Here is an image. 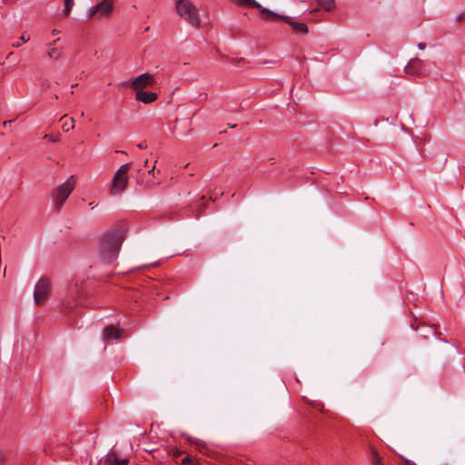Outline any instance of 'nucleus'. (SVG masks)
Masks as SVG:
<instances>
[{
	"instance_id": "14",
	"label": "nucleus",
	"mask_w": 465,
	"mask_h": 465,
	"mask_svg": "<svg viewBox=\"0 0 465 465\" xmlns=\"http://www.w3.org/2000/svg\"><path fill=\"white\" fill-rule=\"evenodd\" d=\"M121 336L120 331L115 329L113 325H109L104 330V340H112V339H119Z\"/></svg>"
},
{
	"instance_id": "15",
	"label": "nucleus",
	"mask_w": 465,
	"mask_h": 465,
	"mask_svg": "<svg viewBox=\"0 0 465 465\" xmlns=\"http://www.w3.org/2000/svg\"><path fill=\"white\" fill-rule=\"evenodd\" d=\"M231 2L236 4L239 6L248 7V8H255L261 7V4H259L256 0H230Z\"/></svg>"
},
{
	"instance_id": "9",
	"label": "nucleus",
	"mask_w": 465,
	"mask_h": 465,
	"mask_svg": "<svg viewBox=\"0 0 465 465\" xmlns=\"http://www.w3.org/2000/svg\"><path fill=\"white\" fill-rule=\"evenodd\" d=\"M411 328L413 330H416L419 333L418 335L420 337H422L424 339H427L430 336H436L437 335V326L436 325H426L423 323H420L417 321H415L413 323H411Z\"/></svg>"
},
{
	"instance_id": "6",
	"label": "nucleus",
	"mask_w": 465,
	"mask_h": 465,
	"mask_svg": "<svg viewBox=\"0 0 465 465\" xmlns=\"http://www.w3.org/2000/svg\"><path fill=\"white\" fill-rule=\"evenodd\" d=\"M114 10V3L111 0H103L88 10L90 19H104L111 15Z\"/></svg>"
},
{
	"instance_id": "27",
	"label": "nucleus",
	"mask_w": 465,
	"mask_h": 465,
	"mask_svg": "<svg viewBox=\"0 0 465 465\" xmlns=\"http://www.w3.org/2000/svg\"><path fill=\"white\" fill-rule=\"evenodd\" d=\"M181 453H182L181 451L176 450V451L174 452V455H173V456H174V458L179 457V456L181 455Z\"/></svg>"
},
{
	"instance_id": "23",
	"label": "nucleus",
	"mask_w": 465,
	"mask_h": 465,
	"mask_svg": "<svg viewBox=\"0 0 465 465\" xmlns=\"http://www.w3.org/2000/svg\"><path fill=\"white\" fill-rule=\"evenodd\" d=\"M29 40H30V35H27L26 33L22 34L21 41L23 43H27Z\"/></svg>"
},
{
	"instance_id": "19",
	"label": "nucleus",
	"mask_w": 465,
	"mask_h": 465,
	"mask_svg": "<svg viewBox=\"0 0 465 465\" xmlns=\"http://www.w3.org/2000/svg\"><path fill=\"white\" fill-rule=\"evenodd\" d=\"M181 463L183 465H196L197 460L191 456H186L182 459Z\"/></svg>"
},
{
	"instance_id": "17",
	"label": "nucleus",
	"mask_w": 465,
	"mask_h": 465,
	"mask_svg": "<svg viewBox=\"0 0 465 465\" xmlns=\"http://www.w3.org/2000/svg\"><path fill=\"white\" fill-rule=\"evenodd\" d=\"M318 5L327 11H331L335 5L334 0H317Z\"/></svg>"
},
{
	"instance_id": "32",
	"label": "nucleus",
	"mask_w": 465,
	"mask_h": 465,
	"mask_svg": "<svg viewBox=\"0 0 465 465\" xmlns=\"http://www.w3.org/2000/svg\"><path fill=\"white\" fill-rule=\"evenodd\" d=\"M54 98L58 99V95L57 94L54 95Z\"/></svg>"
},
{
	"instance_id": "18",
	"label": "nucleus",
	"mask_w": 465,
	"mask_h": 465,
	"mask_svg": "<svg viewBox=\"0 0 465 465\" xmlns=\"http://www.w3.org/2000/svg\"><path fill=\"white\" fill-rule=\"evenodd\" d=\"M64 7L63 13L64 15H69L72 11L73 6L74 5V0H64Z\"/></svg>"
},
{
	"instance_id": "4",
	"label": "nucleus",
	"mask_w": 465,
	"mask_h": 465,
	"mask_svg": "<svg viewBox=\"0 0 465 465\" xmlns=\"http://www.w3.org/2000/svg\"><path fill=\"white\" fill-rule=\"evenodd\" d=\"M131 166L132 163H124L115 172L110 188V193L112 195L122 193L125 190L128 183L127 173Z\"/></svg>"
},
{
	"instance_id": "21",
	"label": "nucleus",
	"mask_w": 465,
	"mask_h": 465,
	"mask_svg": "<svg viewBox=\"0 0 465 465\" xmlns=\"http://www.w3.org/2000/svg\"><path fill=\"white\" fill-rule=\"evenodd\" d=\"M60 52L56 48H51L48 52V56L55 60L60 57Z\"/></svg>"
},
{
	"instance_id": "11",
	"label": "nucleus",
	"mask_w": 465,
	"mask_h": 465,
	"mask_svg": "<svg viewBox=\"0 0 465 465\" xmlns=\"http://www.w3.org/2000/svg\"><path fill=\"white\" fill-rule=\"evenodd\" d=\"M128 463L127 459L120 458L114 450L110 451L103 461V465H128Z\"/></svg>"
},
{
	"instance_id": "1",
	"label": "nucleus",
	"mask_w": 465,
	"mask_h": 465,
	"mask_svg": "<svg viewBox=\"0 0 465 465\" xmlns=\"http://www.w3.org/2000/svg\"><path fill=\"white\" fill-rule=\"evenodd\" d=\"M124 242V234L120 230L110 231L101 237L100 255L104 262L114 261Z\"/></svg>"
},
{
	"instance_id": "5",
	"label": "nucleus",
	"mask_w": 465,
	"mask_h": 465,
	"mask_svg": "<svg viewBox=\"0 0 465 465\" xmlns=\"http://www.w3.org/2000/svg\"><path fill=\"white\" fill-rule=\"evenodd\" d=\"M51 280L46 276H42L36 282L34 290V301L38 306L44 305L48 300L51 292Z\"/></svg>"
},
{
	"instance_id": "13",
	"label": "nucleus",
	"mask_w": 465,
	"mask_h": 465,
	"mask_svg": "<svg viewBox=\"0 0 465 465\" xmlns=\"http://www.w3.org/2000/svg\"><path fill=\"white\" fill-rule=\"evenodd\" d=\"M292 28L294 32L296 33H299V34H302V35H306L308 33V26L306 24L304 23H298V22H293L290 19V17H288V20L285 21Z\"/></svg>"
},
{
	"instance_id": "24",
	"label": "nucleus",
	"mask_w": 465,
	"mask_h": 465,
	"mask_svg": "<svg viewBox=\"0 0 465 465\" xmlns=\"http://www.w3.org/2000/svg\"><path fill=\"white\" fill-rule=\"evenodd\" d=\"M137 146L140 149H146L147 148V143L145 141H143L137 144Z\"/></svg>"
},
{
	"instance_id": "29",
	"label": "nucleus",
	"mask_w": 465,
	"mask_h": 465,
	"mask_svg": "<svg viewBox=\"0 0 465 465\" xmlns=\"http://www.w3.org/2000/svg\"><path fill=\"white\" fill-rule=\"evenodd\" d=\"M58 33H59V31H58L57 29H54V30L52 31V34H53V35H57Z\"/></svg>"
},
{
	"instance_id": "8",
	"label": "nucleus",
	"mask_w": 465,
	"mask_h": 465,
	"mask_svg": "<svg viewBox=\"0 0 465 465\" xmlns=\"http://www.w3.org/2000/svg\"><path fill=\"white\" fill-rule=\"evenodd\" d=\"M154 82V76L153 74H150L149 73H144L132 79L129 82V84L136 94L138 92L143 91V89L147 86L153 85Z\"/></svg>"
},
{
	"instance_id": "31",
	"label": "nucleus",
	"mask_w": 465,
	"mask_h": 465,
	"mask_svg": "<svg viewBox=\"0 0 465 465\" xmlns=\"http://www.w3.org/2000/svg\"><path fill=\"white\" fill-rule=\"evenodd\" d=\"M4 460L2 454L0 453V462Z\"/></svg>"
},
{
	"instance_id": "2",
	"label": "nucleus",
	"mask_w": 465,
	"mask_h": 465,
	"mask_svg": "<svg viewBox=\"0 0 465 465\" xmlns=\"http://www.w3.org/2000/svg\"><path fill=\"white\" fill-rule=\"evenodd\" d=\"M75 185L76 179L72 175L52 192V199L56 211L59 212L62 209L64 203L74 190Z\"/></svg>"
},
{
	"instance_id": "28",
	"label": "nucleus",
	"mask_w": 465,
	"mask_h": 465,
	"mask_svg": "<svg viewBox=\"0 0 465 465\" xmlns=\"http://www.w3.org/2000/svg\"><path fill=\"white\" fill-rule=\"evenodd\" d=\"M13 46H14V47H19V46H20V43H19V42H17V43H14V44H13Z\"/></svg>"
},
{
	"instance_id": "26",
	"label": "nucleus",
	"mask_w": 465,
	"mask_h": 465,
	"mask_svg": "<svg viewBox=\"0 0 465 465\" xmlns=\"http://www.w3.org/2000/svg\"><path fill=\"white\" fill-rule=\"evenodd\" d=\"M418 47H419V49L423 50L426 47V44L425 43H420L418 45Z\"/></svg>"
},
{
	"instance_id": "10",
	"label": "nucleus",
	"mask_w": 465,
	"mask_h": 465,
	"mask_svg": "<svg viewBox=\"0 0 465 465\" xmlns=\"http://www.w3.org/2000/svg\"><path fill=\"white\" fill-rule=\"evenodd\" d=\"M260 11V18L262 20H283L287 21L288 16L274 13L261 5V7H256Z\"/></svg>"
},
{
	"instance_id": "20",
	"label": "nucleus",
	"mask_w": 465,
	"mask_h": 465,
	"mask_svg": "<svg viewBox=\"0 0 465 465\" xmlns=\"http://www.w3.org/2000/svg\"><path fill=\"white\" fill-rule=\"evenodd\" d=\"M44 138L47 139L48 141H50L52 143H55V142L59 141L60 134H46L44 136Z\"/></svg>"
},
{
	"instance_id": "3",
	"label": "nucleus",
	"mask_w": 465,
	"mask_h": 465,
	"mask_svg": "<svg viewBox=\"0 0 465 465\" xmlns=\"http://www.w3.org/2000/svg\"><path fill=\"white\" fill-rule=\"evenodd\" d=\"M176 12L193 27H200L201 20L198 9L189 0H177Z\"/></svg>"
},
{
	"instance_id": "7",
	"label": "nucleus",
	"mask_w": 465,
	"mask_h": 465,
	"mask_svg": "<svg viewBox=\"0 0 465 465\" xmlns=\"http://www.w3.org/2000/svg\"><path fill=\"white\" fill-rule=\"evenodd\" d=\"M405 72L408 74L413 76L425 77L430 74V69L424 64L423 61L415 58L413 60H411L409 64L405 66Z\"/></svg>"
},
{
	"instance_id": "12",
	"label": "nucleus",
	"mask_w": 465,
	"mask_h": 465,
	"mask_svg": "<svg viewBox=\"0 0 465 465\" xmlns=\"http://www.w3.org/2000/svg\"><path fill=\"white\" fill-rule=\"evenodd\" d=\"M157 98V94L153 92L141 91L135 94V99L145 104L153 103Z\"/></svg>"
},
{
	"instance_id": "30",
	"label": "nucleus",
	"mask_w": 465,
	"mask_h": 465,
	"mask_svg": "<svg viewBox=\"0 0 465 465\" xmlns=\"http://www.w3.org/2000/svg\"><path fill=\"white\" fill-rule=\"evenodd\" d=\"M154 172V166L149 171L150 173H153Z\"/></svg>"
},
{
	"instance_id": "22",
	"label": "nucleus",
	"mask_w": 465,
	"mask_h": 465,
	"mask_svg": "<svg viewBox=\"0 0 465 465\" xmlns=\"http://www.w3.org/2000/svg\"><path fill=\"white\" fill-rule=\"evenodd\" d=\"M372 461H373V465H382L381 462L380 457H379L377 451H375V450L372 452Z\"/></svg>"
},
{
	"instance_id": "16",
	"label": "nucleus",
	"mask_w": 465,
	"mask_h": 465,
	"mask_svg": "<svg viewBox=\"0 0 465 465\" xmlns=\"http://www.w3.org/2000/svg\"><path fill=\"white\" fill-rule=\"evenodd\" d=\"M60 122H62V129L64 132H69L74 127V120L72 117L67 118L66 115H64L60 118Z\"/></svg>"
},
{
	"instance_id": "25",
	"label": "nucleus",
	"mask_w": 465,
	"mask_h": 465,
	"mask_svg": "<svg viewBox=\"0 0 465 465\" xmlns=\"http://www.w3.org/2000/svg\"><path fill=\"white\" fill-rule=\"evenodd\" d=\"M457 19H458L459 21H463V20H465V11H464L463 13H461V14L457 17Z\"/></svg>"
}]
</instances>
